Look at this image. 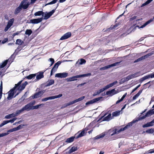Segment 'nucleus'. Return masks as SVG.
<instances>
[{
	"label": "nucleus",
	"instance_id": "nucleus-36",
	"mask_svg": "<svg viewBox=\"0 0 154 154\" xmlns=\"http://www.w3.org/2000/svg\"><path fill=\"white\" fill-rule=\"evenodd\" d=\"M51 99H53L52 96L48 97H46V98H43L42 100V102H45V101H46L48 100H51Z\"/></svg>",
	"mask_w": 154,
	"mask_h": 154
},
{
	"label": "nucleus",
	"instance_id": "nucleus-44",
	"mask_svg": "<svg viewBox=\"0 0 154 154\" xmlns=\"http://www.w3.org/2000/svg\"><path fill=\"white\" fill-rule=\"evenodd\" d=\"M94 103V99H93L92 100H91L87 102V103H86L85 104L86 105H88V104H93Z\"/></svg>",
	"mask_w": 154,
	"mask_h": 154
},
{
	"label": "nucleus",
	"instance_id": "nucleus-8",
	"mask_svg": "<svg viewBox=\"0 0 154 154\" xmlns=\"http://www.w3.org/2000/svg\"><path fill=\"white\" fill-rule=\"evenodd\" d=\"M154 78V73H152L146 75L145 76L143 77L140 79H139V82H140L142 83L143 81L145 80H146L149 78Z\"/></svg>",
	"mask_w": 154,
	"mask_h": 154
},
{
	"label": "nucleus",
	"instance_id": "nucleus-18",
	"mask_svg": "<svg viewBox=\"0 0 154 154\" xmlns=\"http://www.w3.org/2000/svg\"><path fill=\"white\" fill-rule=\"evenodd\" d=\"M118 91H116L115 89H113L110 91H106V94L107 95H110V96H112L115 94H116L118 93Z\"/></svg>",
	"mask_w": 154,
	"mask_h": 154
},
{
	"label": "nucleus",
	"instance_id": "nucleus-45",
	"mask_svg": "<svg viewBox=\"0 0 154 154\" xmlns=\"http://www.w3.org/2000/svg\"><path fill=\"white\" fill-rule=\"evenodd\" d=\"M42 105V104H39L38 105L35 106H33L32 107V109H38L39 106H41Z\"/></svg>",
	"mask_w": 154,
	"mask_h": 154
},
{
	"label": "nucleus",
	"instance_id": "nucleus-31",
	"mask_svg": "<svg viewBox=\"0 0 154 154\" xmlns=\"http://www.w3.org/2000/svg\"><path fill=\"white\" fill-rule=\"evenodd\" d=\"M24 43V42L20 39H17L16 40V44L19 45H22Z\"/></svg>",
	"mask_w": 154,
	"mask_h": 154
},
{
	"label": "nucleus",
	"instance_id": "nucleus-62",
	"mask_svg": "<svg viewBox=\"0 0 154 154\" xmlns=\"http://www.w3.org/2000/svg\"><path fill=\"white\" fill-rule=\"evenodd\" d=\"M146 117H147V115L146 114V115L144 116H143L142 117H139V120H142L143 119L146 118Z\"/></svg>",
	"mask_w": 154,
	"mask_h": 154
},
{
	"label": "nucleus",
	"instance_id": "nucleus-20",
	"mask_svg": "<svg viewBox=\"0 0 154 154\" xmlns=\"http://www.w3.org/2000/svg\"><path fill=\"white\" fill-rule=\"evenodd\" d=\"M154 122L153 120L151 122H148L147 123L144 125L143 126V127L144 128H146L152 126L154 125Z\"/></svg>",
	"mask_w": 154,
	"mask_h": 154
},
{
	"label": "nucleus",
	"instance_id": "nucleus-49",
	"mask_svg": "<svg viewBox=\"0 0 154 154\" xmlns=\"http://www.w3.org/2000/svg\"><path fill=\"white\" fill-rule=\"evenodd\" d=\"M140 86V85L139 84L138 86H137L136 88H134L133 90H132L131 93H133Z\"/></svg>",
	"mask_w": 154,
	"mask_h": 154
},
{
	"label": "nucleus",
	"instance_id": "nucleus-63",
	"mask_svg": "<svg viewBox=\"0 0 154 154\" xmlns=\"http://www.w3.org/2000/svg\"><path fill=\"white\" fill-rule=\"evenodd\" d=\"M146 117H147V115L146 114V115L144 116H143L142 117H139V120H142L143 119L146 118Z\"/></svg>",
	"mask_w": 154,
	"mask_h": 154
},
{
	"label": "nucleus",
	"instance_id": "nucleus-25",
	"mask_svg": "<svg viewBox=\"0 0 154 154\" xmlns=\"http://www.w3.org/2000/svg\"><path fill=\"white\" fill-rule=\"evenodd\" d=\"M75 138V137H71L69 138H67L66 141V142L67 143H70L74 141V140Z\"/></svg>",
	"mask_w": 154,
	"mask_h": 154
},
{
	"label": "nucleus",
	"instance_id": "nucleus-11",
	"mask_svg": "<svg viewBox=\"0 0 154 154\" xmlns=\"http://www.w3.org/2000/svg\"><path fill=\"white\" fill-rule=\"evenodd\" d=\"M55 9L52 10L51 11L45 14L44 18H43L44 19L47 20L50 18L52 14L54 13L55 11Z\"/></svg>",
	"mask_w": 154,
	"mask_h": 154
},
{
	"label": "nucleus",
	"instance_id": "nucleus-46",
	"mask_svg": "<svg viewBox=\"0 0 154 154\" xmlns=\"http://www.w3.org/2000/svg\"><path fill=\"white\" fill-rule=\"evenodd\" d=\"M102 98V97H99L93 99L94 103L100 100Z\"/></svg>",
	"mask_w": 154,
	"mask_h": 154
},
{
	"label": "nucleus",
	"instance_id": "nucleus-5",
	"mask_svg": "<svg viewBox=\"0 0 154 154\" xmlns=\"http://www.w3.org/2000/svg\"><path fill=\"white\" fill-rule=\"evenodd\" d=\"M117 81H115V82H113L109 84V85H107L106 86H105L104 88H101L99 90H98L99 92V93L100 94L101 92L103 91L104 90H106L109 88L112 87L115 85L117 83Z\"/></svg>",
	"mask_w": 154,
	"mask_h": 154
},
{
	"label": "nucleus",
	"instance_id": "nucleus-33",
	"mask_svg": "<svg viewBox=\"0 0 154 154\" xmlns=\"http://www.w3.org/2000/svg\"><path fill=\"white\" fill-rule=\"evenodd\" d=\"M77 149V147L76 146H73L72 147L71 149L69 150L70 153H72Z\"/></svg>",
	"mask_w": 154,
	"mask_h": 154
},
{
	"label": "nucleus",
	"instance_id": "nucleus-61",
	"mask_svg": "<svg viewBox=\"0 0 154 154\" xmlns=\"http://www.w3.org/2000/svg\"><path fill=\"white\" fill-rule=\"evenodd\" d=\"M100 93H99V92L98 91H97V92L94 93V94H93V96H95L97 95H98Z\"/></svg>",
	"mask_w": 154,
	"mask_h": 154
},
{
	"label": "nucleus",
	"instance_id": "nucleus-9",
	"mask_svg": "<svg viewBox=\"0 0 154 154\" xmlns=\"http://www.w3.org/2000/svg\"><path fill=\"white\" fill-rule=\"evenodd\" d=\"M34 104V103L30 102L26 105H25L22 108L23 109V111L25 110L29 111L30 110L32 109V106Z\"/></svg>",
	"mask_w": 154,
	"mask_h": 154
},
{
	"label": "nucleus",
	"instance_id": "nucleus-30",
	"mask_svg": "<svg viewBox=\"0 0 154 154\" xmlns=\"http://www.w3.org/2000/svg\"><path fill=\"white\" fill-rule=\"evenodd\" d=\"M86 62V60L82 59V58H81V59L80 60V61L79 62V60L76 63V64H82L84 63H85Z\"/></svg>",
	"mask_w": 154,
	"mask_h": 154
},
{
	"label": "nucleus",
	"instance_id": "nucleus-32",
	"mask_svg": "<svg viewBox=\"0 0 154 154\" xmlns=\"http://www.w3.org/2000/svg\"><path fill=\"white\" fill-rule=\"evenodd\" d=\"M32 32V31L31 29H27L26 31L25 34L29 36L31 34Z\"/></svg>",
	"mask_w": 154,
	"mask_h": 154
},
{
	"label": "nucleus",
	"instance_id": "nucleus-35",
	"mask_svg": "<svg viewBox=\"0 0 154 154\" xmlns=\"http://www.w3.org/2000/svg\"><path fill=\"white\" fill-rule=\"evenodd\" d=\"M54 80L51 79L49 81L48 83L47 84V85L48 86L51 85L54 83Z\"/></svg>",
	"mask_w": 154,
	"mask_h": 154
},
{
	"label": "nucleus",
	"instance_id": "nucleus-41",
	"mask_svg": "<svg viewBox=\"0 0 154 154\" xmlns=\"http://www.w3.org/2000/svg\"><path fill=\"white\" fill-rule=\"evenodd\" d=\"M8 123V120L4 121H3V122L0 124V127H1L5 125L6 124Z\"/></svg>",
	"mask_w": 154,
	"mask_h": 154
},
{
	"label": "nucleus",
	"instance_id": "nucleus-38",
	"mask_svg": "<svg viewBox=\"0 0 154 154\" xmlns=\"http://www.w3.org/2000/svg\"><path fill=\"white\" fill-rule=\"evenodd\" d=\"M23 111V110L22 108L20 110L16 111L15 112L16 116H17L18 115L20 114Z\"/></svg>",
	"mask_w": 154,
	"mask_h": 154
},
{
	"label": "nucleus",
	"instance_id": "nucleus-1",
	"mask_svg": "<svg viewBox=\"0 0 154 154\" xmlns=\"http://www.w3.org/2000/svg\"><path fill=\"white\" fill-rule=\"evenodd\" d=\"M23 80H21L17 84L15 85V86L13 88L11 89L8 92V96L7 98V99L8 100H11L13 97L14 91L15 89L16 90H18L19 91L18 93H17L15 95L17 96L18 95L19 93L23 90L26 85L28 84V82L26 81L25 82L23 83L21 85V84Z\"/></svg>",
	"mask_w": 154,
	"mask_h": 154
},
{
	"label": "nucleus",
	"instance_id": "nucleus-51",
	"mask_svg": "<svg viewBox=\"0 0 154 154\" xmlns=\"http://www.w3.org/2000/svg\"><path fill=\"white\" fill-rule=\"evenodd\" d=\"M49 60L51 62V64L50 66H51L54 63V58H49Z\"/></svg>",
	"mask_w": 154,
	"mask_h": 154
},
{
	"label": "nucleus",
	"instance_id": "nucleus-42",
	"mask_svg": "<svg viewBox=\"0 0 154 154\" xmlns=\"http://www.w3.org/2000/svg\"><path fill=\"white\" fill-rule=\"evenodd\" d=\"M62 96V94H59L57 95H55L54 96H52L53 99L55 98H57L59 97H60Z\"/></svg>",
	"mask_w": 154,
	"mask_h": 154
},
{
	"label": "nucleus",
	"instance_id": "nucleus-2",
	"mask_svg": "<svg viewBox=\"0 0 154 154\" xmlns=\"http://www.w3.org/2000/svg\"><path fill=\"white\" fill-rule=\"evenodd\" d=\"M27 1L28 0H23L22 1L19 6L15 10L14 12L15 14H17L19 13L21 11L22 8H23L24 9H26L28 8L29 4L27 3Z\"/></svg>",
	"mask_w": 154,
	"mask_h": 154
},
{
	"label": "nucleus",
	"instance_id": "nucleus-56",
	"mask_svg": "<svg viewBox=\"0 0 154 154\" xmlns=\"http://www.w3.org/2000/svg\"><path fill=\"white\" fill-rule=\"evenodd\" d=\"M8 38H5L2 41V44H4L6 42H8Z\"/></svg>",
	"mask_w": 154,
	"mask_h": 154
},
{
	"label": "nucleus",
	"instance_id": "nucleus-15",
	"mask_svg": "<svg viewBox=\"0 0 154 154\" xmlns=\"http://www.w3.org/2000/svg\"><path fill=\"white\" fill-rule=\"evenodd\" d=\"M23 48L20 46H18L17 49L15 51L14 54L10 57V58H15L19 52Z\"/></svg>",
	"mask_w": 154,
	"mask_h": 154
},
{
	"label": "nucleus",
	"instance_id": "nucleus-26",
	"mask_svg": "<svg viewBox=\"0 0 154 154\" xmlns=\"http://www.w3.org/2000/svg\"><path fill=\"white\" fill-rule=\"evenodd\" d=\"M8 60H6L0 64V68H3L7 64Z\"/></svg>",
	"mask_w": 154,
	"mask_h": 154
},
{
	"label": "nucleus",
	"instance_id": "nucleus-59",
	"mask_svg": "<svg viewBox=\"0 0 154 154\" xmlns=\"http://www.w3.org/2000/svg\"><path fill=\"white\" fill-rule=\"evenodd\" d=\"M139 96L137 94L135 95L133 98V100H134L136 99Z\"/></svg>",
	"mask_w": 154,
	"mask_h": 154
},
{
	"label": "nucleus",
	"instance_id": "nucleus-16",
	"mask_svg": "<svg viewBox=\"0 0 154 154\" xmlns=\"http://www.w3.org/2000/svg\"><path fill=\"white\" fill-rule=\"evenodd\" d=\"M106 113L104 114V115L101 117L100 118V119H102L103 121H109L111 119H112L111 118V115L110 113L109 114L108 116H106L104 117V116H106Z\"/></svg>",
	"mask_w": 154,
	"mask_h": 154
},
{
	"label": "nucleus",
	"instance_id": "nucleus-10",
	"mask_svg": "<svg viewBox=\"0 0 154 154\" xmlns=\"http://www.w3.org/2000/svg\"><path fill=\"white\" fill-rule=\"evenodd\" d=\"M14 19V18L11 19L9 20L8 21V24L4 29V31L6 32L10 28L11 26L12 25Z\"/></svg>",
	"mask_w": 154,
	"mask_h": 154
},
{
	"label": "nucleus",
	"instance_id": "nucleus-52",
	"mask_svg": "<svg viewBox=\"0 0 154 154\" xmlns=\"http://www.w3.org/2000/svg\"><path fill=\"white\" fill-rule=\"evenodd\" d=\"M61 62L60 61H59L57 62V63H56L54 64V67H55V66H57V68H58L59 66L61 64Z\"/></svg>",
	"mask_w": 154,
	"mask_h": 154
},
{
	"label": "nucleus",
	"instance_id": "nucleus-64",
	"mask_svg": "<svg viewBox=\"0 0 154 154\" xmlns=\"http://www.w3.org/2000/svg\"><path fill=\"white\" fill-rule=\"evenodd\" d=\"M137 18V16H134L131 18L130 19V21H132L135 19Z\"/></svg>",
	"mask_w": 154,
	"mask_h": 154
},
{
	"label": "nucleus",
	"instance_id": "nucleus-27",
	"mask_svg": "<svg viewBox=\"0 0 154 154\" xmlns=\"http://www.w3.org/2000/svg\"><path fill=\"white\" fill-rule=\"evenodd\" d=\"M121 111H116L112 113V115L113 116H117L119 115Z\"/></svg>",
	"mask_w": 154,
	"mask_h": 154
},
{
	"label": "nucleus",
	"instance_id": "nucleus-21",
	"mask_svg": "<svg viewBox=\"0 0 154 154\" xmlns=\"http://www.w3.org/2000/svg\"><path fill=\"white\" fill-rule=\"evenodd\" d=\"M85 133V131L84 130H83L81 132L77 135V134H75L76 136V138H79L81 137L84 136V135Z\"/></svg>",
	"mask_w": 154,
	"mask_h": 154
},
{
	"label": "nucleus",
	"instance_id": "nucleus-50",
	"mask_svg": "<svg viewBox=\"0 0 154 154\" xmlns=\"http://www.w3.org/2000/svg\"><path fill=\"white\" fill-rule=\"evenodd\" d=\"M14 131V128H13L12 129H11L8 130L7 131V133H2V134H7V135L9 133H10Z\"/></svg>",
	"mask_w": 154,
	"mask_h": 154
},
{
	"label": "nucleus",
	"instance_id": "nucleus-17",
	"mask_svg": "<svg viewBox=\"0 0 154 154\" xmlns=\"http://www.w3.org/2000/svg\"><path fill=\"white\" fill-rule=\"evenodd\" d=\"M44 72H39V74L36 76V79L34 80V81L36 82L38 80L42 78H44V75H43V74L44 72Z\"/></svg>",
	"mask_w": 154,
	"mask_h": 154
},
{
	"label": "nucleus",
	"instance_id": "nucleus-12",
	"mask_svg": "<svg viewBox=\"0 0 154 154\" xmlns=\"http://www.w3.org/2000/svg\"><path fill=\"white\" fill-rule=\"evenodd\" d=\"M43 17H41L38 19H34L30 20L29 23L33 24H37L40 23L42 20Z\"/></svg>",
	"mask_w": 154,
	"mask_h": 154
},
{
	"label": "nucleus",
	"instance_id": "nucleus-7",
	"mask_svg": "<svg viewBox=\"0 0 154 154\" xmlns=\"http://www.w3.org/2000/svg\"><path fill=\"white\" fill-rule=\"evenodd\" d=\"M85 98V96H82L77 99H76L68 103H66L65 105V106L64 107H66L71 105L74 104V103H76L78 102H79L82 101Z\"/></svg>",
	"mask_w": 154,
	"mask_h": 154
},
{
	"label": "nucleus",
	"instance_id": "nucleus-24",
	"mask_svg": "<svg viewBox=\"0 0 154 154\" xmlns=\"http://www.w3.org/2000/svg\"><path fill=\"white\" fill-rule=\"evenodd\" d=\"M153 110L154 109H150L146 113L147 116H150L151 115L154 114V111Z\"/></svg>",
	"mask_w": 154,
	"mask_h": 154
},
{
	"label": "nucleus",
	"instance_id": "nucleus-14",
	"mask_svg": "<svg viewBox=\"0 0 154 154\" xmlns=\"http://www.w3.org/2000/svg\"><path fill=\"white\" fill-rule=\"evenodd\" d=\"M71 33L70 32H68L65 34L60 38V40H63L67 39L71 37Z\"/></svg>",
	"mask_w": 154,
	"mask_h": 154
},
{
	"label": "nucleus",
	"instance_id": "nucleus-37",
	"mask_svg": "<svg viewBox=\"0 0 154 154\" xmlns=\"http://www.w3.org/2000/svg\"><path fill=\"white\" fill-rule=\"evenodd\" d=\"M146 132L147 133L152 134L154 132V130L153 129L151 128L146 130Z\"/></svg>",
	"mask_w": 154,
	"mask_h": 154
},
{
	"label": "nucleus",
	"instance_id": "nucleus-13",
	"mask_svg": "<svg viewBox=\"0 0 154 154\" xmlns=\"http://www.w3.org/2000/svg\"><path fill=\"white\" fill-rule=\"evenodd\" d=\"M68 74L66 72L58 73L56 74L55 76L58 78H64L67 76Z\"/></svg>",
	"mask_w": 154,
	"mask_h": 154
},
{
	"label": "nucleus",
	"instance_id": "nucleus-55",
	"mask_svg": "<svg viewBox=\"0 0 154 154\" xmlns=\"http://www.w3.org/2000/svg\"><path fill=\"white\" fill-rule=\"evenodd\" d=\"M21 125H19L17 127L14 128V131H16L20 129L21 128Z\"/></svg>",
	"mask_w": 154,
	"mask_h": 154
},
{
	"label": "nucleus",
	"instance_id": "nucleus-48",
	"mask_svg": "<svg viewBox=\"0 0 154 154\" xmlns=\"http://www.w3.org/2000/svg\"><path fill=\"white\" fill-rule=\"evenodd\" d=\"M3 87H0V100L2 98V94Z\"/></svg>",
	"mask_w": 154,
	"mask_h": 154
},
{
	"label": "nucleus",
	"instance_id": "nucleus-23",
	"mask_svg": "<svg viewBox=\"0 0 154 154\" xmlns=\"http://www.w3.org/2000/svg\"><path fill=\"white\" fill-rule=\"evenodd\" d=\"M36 75V74H33L29 75L26 76V78L28 79H31L33 78H34Z\"/></svg>",
	"mask_w": 154,
	"mask_h": 154
},
{
	"label": "nucleus",
	"instance_id": "nucleus-3",
	"mask_svg": "<svg viewBox=\"0 0 154 154\" xmlns=\"http://www.w3.org/2000/svg\"><path fill=\"white\" fill-rule=\"evenodd\" d=\"M132 123L131 122L128 123L127 125L124 127L121 128L119 130H118L116 129H115L110 132L111 136H112L116 134H119L122 131H123L130 127L132 125Z\"/></svg>",
	"mask_w": 154,
	"mask_h": 154
},
{
	"label": "nucleus",
	"instance_id": "nucleus-54",
	"mask_svg": "<svg viewBox=\"0 0 154 154\" xmlns=\"http://www.w3.org/2000/svg\"><path fill=\"white\" fill-rule=\"evenodd\" d=\"M57 1V0H53L51 2L48 3V5H51V4H53L55 3H56Z\"/></svg>",
	"mask_w": 154,
	"mask_h": 154
},
{
	"label": "nucleus",
	"instance_id": "nucleus-29",
	"mask_svg": "<svg viewBox=\"0 0 154 154\" xmlns=\"http://www.w3.org/2000/svg\"><path fill=\"white\" fill-rule=\"evenodd\" d=\"M105 134H100L99 135H98L94 138V140H97L98 139H100V138H102L105 135Z\"/></svg>",
	"mask_w": 154,
	"mask_h": 154
},
{
	"label": "nucleus",
	"instance_id": "nucleus-39",
	"mask_svg": "<svg viewBox=\"0 0 154 154\" xmlns=\"http://www.w3.org/2000/svg\"><path fill=\"white\" fill-rule=\"evenodd\" d=\"M152 54H153V53H148L147 54H146V55H144V56H143L141 57L140 58H148L150 56H151Z\"/></svg>",
	"mask_w": 154,
	"mask_h": 154
},
{
	"label": "nucleus",
	"instance_id": "nucleus-28",
	"mask_svg": "<svg viewBox=\"0 0 154 154\" xmlns=\"http://www.w3.org/2000/svg\"><path fill=\"white\" fill-rule=\"evenodd\" d=\"M152 20L150 19L148 21H147L145 23H144L143 25H142L140 28H143L144 27H145L147 25L149 24L151 22H152Z\"/></svg>",
	"mask_w": 154,
	"mask_h": 154
},
{
	"label": "nucleus",
	"instance_id": "nucleus-53",
	"mask_svg": "<svg viewBox=\"0 0 154 154\" xmlns=\"http://www.w3.org/2000/svg\"><path fill=\"white\" fill-rule=\"evenodd\" d=\"M26 92L25 94L23 95L22 97L21 98V99H20L19 100H21L22 101H23L24 100H25V98L26 97V95H25V94H26Z\"/></svg>",
	"mask_w": 154,
	"mask_h": 154
},
{
	"label": "nucleus",
	"instance_id": "nucleus-47",
	"mask_svg": "<svg viewBox=\"0 0 154 154\" xmlns=\"http://www.w3.org/2000/svg\"><path fill=\"white\" fill-rule=\"evenodd\" d=\"M17 119V118L15 117L13 119L8 121V123L11 122V123H13L14 121Z\"/></svg>",
	"mask_w": 154,
	"mask_h": 154
},
{
	"label": "nucleus",
	"instance_id": "nucleus-57",
	"mask_svg": "<svg viewBox=\"0 0 154 154\" xmlns=\"http://www.w3.org/2000/svg\"><path fill=\"white\" fill-rule=\"evenodd\" d=\"M154 152V149H151L148 151L146 153H152Z\"/></svg>",
	"mask_w": 154,
	"mask_h": 154
},
{
	"label": "nucleus",
	"instance_id": "nucleus-40",
	"mask_svg": "<svg viewBox=\"0 0 154 154\" xmlns=\"http://www.w3.org/2000/svg\"><path fill=\"white\" fill-rule=\"evenodd\" d=\"M119 25V24L116 23L114 25H112L110 27L109 29L111 30L113 29H115L116 28V27H117Z\"/></svg>",
	"mask_w": 154,
	"mask_h": 154
},
{
	"label": "nucleus",
	"instance_id": "nucleus-19",
	"mask_svg": "<svg viewBox=\"0 0 154 154\" xmlns=\"http://www.w3.org/2000/svg\"><path fill=\"white\" fill-rule=\"evenodd\" d=\"M43 94L42 91H40L37 92L35 93L34 95L31 96L32 99L36 98L38 97L41 96Z\"/></svg>",
	"mask_w": 154,
	"mask_h": 154
},
{
	"label": "nucleus",
	"instance_id": "nucleus-4",
	"mask_svg": "<svg viewBox=\"0 0 154 154\" xmlns=\"http://www.w3.org/2000/svg\"><path fill=\"white\" fill-rule=\"evenodd\" d=\"M91 75V74L90 73H89L87 74H83L79 75H77L74 76H73L71 77L68 78L67 80L68 81L71 82L75 80H76L77 78H80L82 77H84L88 76Z\"/></svg>",
	"mask_w": 154,
	"mask_h": 154
},
{
	"label": "nucleus",
	"instance_id": "nucleus-22",
	"mask_svg": "<svg viewBox=\"0 0 154 154\" xmlns=\"http://www.w3.org/2000/svg\"><path fill=\"white\" fill-rule=\"evenodd\" d=\"M44 14V12L42 11H39L36 12L34 14L35 16H40L42 15L43 16Z\"/></svg>",
	"mask_w": 154,
	"mask_h": 154
},
{
	"label": "nucleus",
	"instance_id": "nucleus-60",
	"mask_svg": "<svg viewBox=\"0 0 154 154\" xmlns=\"http://www.w3.org/2000/svg\"><path fill=\"white\" fill-rule=\"evenodd\" d=\"M127 95V93H125L124 95H123V96H122V98H121V99H120L122 101L124 99V98L125 97H126V96Z\"/></svg>",
	"mask_w": 154,
	"mask_h": 154
},
{
	"label": "nucleus",
	"instance_id": "nucleus-34",
	"mask_svg": "<svg viewBox=\"0 0 154 154\" xmlns=\"http://www.w3.org/2000/svg\"><path fill=\"white\" fill-rule=\"evenodd\" d=\"M57 67L56 68H55V67H54V66L53 68L52 69L51 71L50 74L51 75H52L53 73L55 72V71L57 70Z\"/></svg>",
	"mask_w": 154,
	"mask_h": 154
},
{
	"label": "nucleus",
	"instance_id": "nucleus-6",
	"mask_svg": "<svg viewBox=\"0 0 154 154\" xmlns=\"http://www.w3.org/2000/svg\"><path fill=\"white\" fill-rule=\"evenodd\" d=\"M121 61L116 62L115 63L112 64H111L107 65L106 66H104L103 67L100 68V70H103L112 67L116 66L118 65H119V64L121 63Z\"/></svg>",
	"mask_w": 154,
	"mask_h": 154
},
{
	"label": "nucleus",
	"instance_id": "nucleus-43",
	"mask_svg": "<svg viewBox=\"0 0 154 154\" xmlns=\"http://www.w3.org/2000/svg\"><path fill=\"white\" fill-rule=\"evenodd\" d=\"M154 80L153 81H150L149 82H147V83L144 84L143 85V87H144V88L146 89V88H147V87H145V85H146L147 84H149L150 83H154Z\"/></svg>",
	"mask_w": 154,
	"mask_h": 154
},
{
	"label": "nucleus",
	"instance_id": "nucleus-58",
	"mask_svg": "<svg viewBox=\"0 0 154 154\" xmlns=\"http://www.w3.org/2000/svg\"><path fill=\"white\" fill-rule=\"evenodd\" d=\"M126 81L125 80V78H123L122 79H121L120 81V83H123L125 82H126Z\"/></svg>",
	"mask_w": 154,
	"mask_h": 154
}]
</instances>
